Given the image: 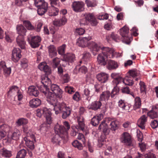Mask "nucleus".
<instances>
[{
  "mask_svg": "<svg viewBox=\"0 0 158 158\" xmlns=\"http://www.w3.org/2000/svg\"><path fill=\"white\" fill-rule=\"evenodd\" d=\"M91 39V36H88L83 38H79L77 41V44L79 47H88L93 51L94 55H96L94 51L97 47V44L92 41H90Z\"/></svg>",
  "mask_w": 158,
  "mask_h": 158,
  "instance_id": "1",
  "label": "nucleus"
},
{
  "mask_svg": "<svg viewBox=\"0 0 158 158\" xmlns=\"http://www.w3.org/2000/svg\"><path fill=\"white\" fill-rule=\"evenodd\" d=\"M16 29L18 33L19 34L17 37V43L22 49H24L25 48L26 43L23 36L25 35L27 30L22 25H18L16 27Z\"/></svg>",
  "mask_w": 158,
  "mask_h": 158,
  "instance_id": "2",
  "label": "nucleus"
},
{
  "mask_svg": "<svg viewBox=\"0 0 158 158\" xmlns=\"http://www.w3.org/2000/svg\"><path fill=\"white\" fill-rule=\"evenodd\" d=\"M100 50L104 57L107 58H113L115 56H118V53L116 52L114 49L108 47H102L98 44L94 52L96 54Z\"/></svg>",
  "mask_w": 158,
  "mask_h": 158,
  "instance_id": "3",
  "label": "nucleus"
},
{
  "mask_svg": "<svg viewBox=\"0 0 158 158\" xmlns=\"http://www.w3.org/2000/svg\"><path fill=\"white\" fill-rule=\"evenodd\" d=\"M51 89L52 92H48L47 99H51V98H61V90L57 85L56 84L51 85Z\"/></svg>",
  "mask_w": 158,
  "mask_h": 158,
  "instance_id": "4",
  "label": "nucleus"
},
{
  "mask_svg": "<svg viewBox=\"0 0 158 158\" xmlns=\"http://www.w3.org/2000/svg\"><path fill=\"white\" fill-rule=\"evenodd\" d=\"M118 92V87H114L111 93L108 91L102 92L100 95V99H108L110 96L111 98H114V96Z\"/></svg>",
  "mask_w": 158,
  "mask_h": 158,
  "instance_id": "5",
  "label": "nucleus"
},
{
  "mask_svg": "<svg viewBox=\"0 0 158 158\" xmlns=\"http://www.w3.org/2000/svg\"><path fill=\"white\" fill-rule=\"evenodd\" d=\"M41 41L40 37L38 35L32 36L31 40H29L31 46L34 48L38 47L40 46Z\"/></svg>",
  "mask_w": 158,
  "mask_h": 158,
  "instance_id": "6",
  "label": "nucleus"
},
{
  "mask_svg": "<svg viewBox=\"0 0 158 158\" xmlns=\"http://www.w3.org/2000/svg\"><path fill=\"white\" fill-rule=\"evenodd\" d=\"M84 4L81 2H74L72 5L73 10L76 12L83 11L84 9Z\"/></svg>",
  "mask_w": 158,
  "mask_h": 158,
  "instance_id": "7",
  "label": "nucleus"
},
{
  "mask_svg": "<svg viewBox=\"0 0 158 158\" xmlns=\"http://www.w3.org/2000/svg\"><path fill=\"white\" fill-rule=\"evenodd\" d=\"M111 77L114 79L112 81L114 87H118L117 86L120 84L122 83L123 78L119 76L118 73H113L111 74Z\"/></svg>",
  "mask_w": 158,
  "mask_h": 158,
  "instance_id": "8",
  "label": "nucleus"
},
{
  "mask_svg": "<svg viewBox=\"0 0 158 158\" xmlns=\"http://www.w3.org/2000/svg\"><path fill=\"white\" fill-rule=\"evenodd\" d=\"M21 50L19 48H15L12 51V59L14 62H18L21 57Z\"/></svg>",
  "mask_w": 158,
  "mask_h": 158,
  "instance_id": "9",
  "label": "nucleus"
},
{
  "mask_svg": "<svg viewBox=\"0 0 158 158\" xmlns=\"http://www.w3.org/2000/svg\"><path fill=\"white\" fill-rule=\"evenodd\" d=\"M42 111L44 116L46 118L47 123L49 124H51L52 120L51 117L52 113L50 110L46 107H44Z\"/></svg>",
  "mask_w": 158,
  "mask_h": 158,
  "instance_id": "10",
  "label": "nucleus"
},
{
  "mask_svg": "<svg viewBox=\"0 0 158 158\" xmlns=\"http://www.w3.org/2000/svg\"><path fill=\"white\" fill-rule=\"evenodd\" d=\"M86 20L90 22L91 25L93 26H95L98 23L97 20L92 13H88L85 15Z\"/></svg>",
  "mask_w": 158,
  "mask_h": 158,
  "instance_id": "11",
  "label": "nucleus"
},
{
  "mask_svg": "<svg viewBox=\"0 0 158 158\" xmlns=\"http://www.w3.org/2000/svg\"><path fill=\"white\" fill-rule=\"evenodd\" d=\"M38 68L41 70L43 71L46 73L47 75L51 73L50 69L45 62L40 63Z\"/></svg>",
  "mask_w": 158,
  "mask_h": 158,
  "instance_id": "12",
  "label": "nucleus"
},
{
  "mask_svg": "<svg viewBox=\"0 0 158 158\" xmlns=\"http://www.w3.org/2000/svg\"><path fill=\"white\" fill-rule=\"evenodd\" d=\"M19 88L17 86L13 85L10 87L8 89L7 92V95L9 98L15 95L18 91Z\"/></svg>",
  "mask_w": 158,
  "mask_h": 158,
  "instance_id": "13",
  "label": "nucleus"
},
{
  "mask_svg": "<svg viewBox=\"0 0 158 158\" xmlns=\"http://www.w3.org/2000/svg\"><path fill=\"white\" fill-rule=\"evenodd\" d=\"M108 75L104 73H101L97 75V79L102 83L106 82L108 81Z\"/></svg>",
  "mask_w": 158,
  "mask_h": 158,
  "instance_id": "14",
  "label": "nucleus"
},
{
  "mask_svg": "<svg viewBox=\"0 0 158 158\" xmlns=\"http://www.w3.org/2000/svg\"><path fill=\"white\" fill-rule=\"evenodd\" d=\"M98 129H102V131L105 135H108L110 132V129L108 128L107 124L105 123V121H102L100 124Z\"/></svg>",
  "mask_w": 158,
  "mask_h": 158,
  "instance_id": "15",
  "label": "nucleus"
},
{
  "mask_svg": "<svg viewBox=\"0 0 158 158\" xmlns=\"http://www.w3.org/2000/svg\"><path fill=\"white\" fill-rule=\"evenodd\" d=\"M54 130L55 133L57 134L63 135V134L66 132L65 128L63 126H60L57 124L54 127Z\"/></svg>",
  "mask_w": 158,
  "mask_h": 158,
  "instance_id": "16",
  "label": "nucleus"
},
{
  "mask_svg": "<svg viewBox=\"0 0 158 158\" xmlns=\"http://www.w3.org/2000/svg\"><path fill=\"white\" fill-rule=\"evenodd\" d=\"M123 140L122 141L126 145L131 146V140L130 136L127 133L124 132L123 134Z\"/></svg>",
  "mask_w": 158,
  "mask_h": 158,
  "instance_id": "17",
  "label": "nucleus"
},
{
  "mask_svg": "<svg viewBox=\"0 0 158 158\" xmlns=\"http://www.w3.org/2000/svg\"><path fill=\"white\" fill-rule=\"evenodd\" d=\"M75 55L72 53H69L64 55L63 60L68 62L72 63L75 60Z\"/></svg>",
  "mask_w": 158,
  "mask_h": 158,
  "instance_id": "18",
  "label": "nucleus"
},
{
  "mask_svg": "<svg viewBox=\"0 0 158 158\" xmlns=\"http://www.w3.org/2000/svg\"><path fill=\"white\" fill-rule=\"evenodd\" d=\"M38 89V87L37 88L35 86H31L28 88V92L30 95L34 96L36 97L39 94Z\"/></svg>",
  "mask_w": 158,
  "mask_h": 158,
  "instance_id": "19",
  "label": "nucleus"
},
{
  "mask_svg": "<svg viewBox=\"0 0 158 158\" xmlns=\"http://www.w3.org/2000/svg\"><path fill=\"white\" fill-rule=\"evenodd\" d=\"M106 64L107 68L109 70L116 69L118 67L116 62L110 59L107 60Z\"/></svg>",
  "mask_w": 158,
  "mask_h": 158,
  "instance_id": "20",
  "label": "nucleus"
},
{
  "mask_svg": "<svg viewBox=\"0 0 158 158\" xmlns=\"http://www.w3.org/2000/svg\"><path fill=\"white\" fill-rule=\"evenodd\" d=\"M103 99H99L98 101H96L92 103L90 107H89V109L96 110L100 108L102 105L101 102Z\"/></svg>",
  "mask_w": 158,
  "mask_h": 158,
  "instance_id": "21",
  "label": "nucleus"
},
{
  "mask_svg": "<svg viewBox=\"0 0 158 158\" xmlns=\"http://www.w3.org/2000/svg\"><path fill=\"white\" fill-rule=\"evenodd\" d=\"M54 109L55 111L56 114H58L62 112L64 109H66L65 105L64 103H59L57 106H54Z\"/></svg>",
  "mask_w": 158,
  "mask_h": 158,
  "instance_id": "22",
  "label": "nucleus"
},
{
  "mask_svg": "<svg viewBox=\"0 0 158 158\" xmlns=\"http://www.w3.org/2000/svg\"><path fill=\"white\" fill-rule=\"evenodd\" d=\"M48 49L49 56L50 57L52 58L56 56V49L54 45H50L48 47Z\"/></svg>",
  "mask_w": 158,
  "mask_h": 158,
  "instance_id": "23",
  "label": "nucleus"
},
{
  "mask_svg": "<svg viewBox=\"0 0 158 158\" xmlns=\"http://www.w3.org/2000/svg\"><path fill=\"white\" fill-rule=\"evenodd\" d=\"M37 7L38 8L37 10L38 14L40 15H42L47 11L48 9V3H44L43 5Z\"/></svg>",
  "mask_w": 158,
  "mask_h": 158,
  "instance_id": "24",
  "label": "nucleus"
},
{
  "mask_svg": "<svg viewBox=\"0 0 158 158\" xmlns=\"http://www.w3.org/2000/svg\"><path fill=\"white\" fill-rule=\"evenodd\" d=\"M129 31V29L128 27L126 26H124L120 29V34L123 37L126 38L127 39Z\"/></svg>",
  "mask_w": 158,
  "mask_h": 158,
  "instance_id": "25",
  "label": "nucleus"
},
{
  "mask_svg": "<svg viewBox=\"0 0 158 158\" xmlns=\"http://www.w3.org/2000/svg\"><path fill=\"white\" fill-rule=\"evenodd\" d=\"M67 21V19L64 16L60 19L55 20L53 21V24L56 26H60L65 24L66 23Z\"/></svg>",
  "mask_w": 158,
  "mask_h": 158,
  "instance_id": "26",
  "label": "nucleus"
},
{
  "mask_svg": "<svg viewBox=\"0 0 158 158\" xmlns=\"http://www.w3.org/2000/svg\"><path fill=\"white\" fill-rule=\"evenodd\" d=\"M0 139L4 138L6 135V129L8 128V126L6 124H2L0 126Z\"/></svg>",
  "mask_w": 158,
  "mask_h": 158,
  "instance_id": "27",
  "label": "nucleus"
},
{
  "mask_svg": "<svg viewBox=\"0 0 158 158\" xmlns=\"http://www.w3.org/2000/svg\"><path fill=\"white\" fill-rule=\"evenodd\" d=\"M41 103L40 99H31L29 102V106L32 108L36 107L39 106Z\"/></svg>",
  "mask_w": 158,
  "mask_h": 158,
  "instance_id": "28",
  "label": "nucleus"
},
{
  "mask_svg": "<svg viewBox=\"0 0 158 158\" xmlns=\"http://www.w3.org/2000/svg\"><path fill=\"white\" fill-rule=\"evenodd\" d=\"M64 139V137L63 135L56 134L52 138V141L53 143H56L59 144L61 140H63Z\"/></svg>",
  "mask_w": 158,
  "mask_h": 158,
  "instance_id": "29",
  "label": "nucleus"
},
{
  "mask_svg": "<svg viewBox=\"0 0 158 158\" xmlns=\"http://www.w3.org/2000/svg\"><path fill=\"white\" fill-rule=\"evenodd\" d=\"M59 12V10L55 6H52L49 9V15L51 16H55L57 15Z\"/></svg>",
  "mask_w": 158,
  "mask_h": 158,
  "instance_id": "30",
  "label": "nucleus"
},
{
  "mask_svg": "<svg viewBox=\"0 0 158 158\" xmlns=\"http://www.w3.org/2000/svg\"><path fill=\"white\" fill-rule=\"evenodd\" d=\"M122 83H124L126 85L131 86L133 84V82L131 77H127L124 79L123 78Z\"/></svg>",
  "mask_w": 158,
  "mask_h": 158,
  "instance_id": "31",
  "label": "nucleus"
},
{
  "mask_svg": "<svg viewBox=\"0 0 158 158\" xmlns=\"http://www.w3.org/2000/svg\"><path fill=\"white\" fill-rule=\"evenodd\" d=\"M41 82L42 84L48 87L50 86L51 83L50 79L47 76L42 77Z\"/></svg>",
  "mask_w": 158,
  "mask_h": 158,
  "instance_id": "32",
  "label": "nucleus"
},
{
  "mask_svg": "<svg viewBox=\"0 0 158 158\" xmlns=\"http://www.w3.org/2000/svg\"><path fill=\"white\" fill-rule=\"evenodd\" d=\"M103 56L102 53L99 54L97 57V60L99 64L104 66L106 64V62L105 60V57Z\"/></svg>",
  "mask_w": 158,
  "mask_h": 158,
  "instance_id": "33",
  "label": "nucleus"
},
{
  "mask_svg": "<svg viewBox=\"0 0 158 158\" xmlns=\"http://www.w3.org/2000/svg\"><path fill=\"white\" fill-rule=\"evenodd\" d=\"M122 92L123 93H125L127 94H129L130 95L132 96L133 98H135V99H140V98L136 96L135 94H134L133 92H130L129 88L126 86L124 88L122 89Z\"/></svg>",
  "mask_w": 158,
  "mask_h": 158,
  "instance_id": "34",
  "label": "nucleus"
},
{
  "mask_svg": "<svg viewBox=\"0 0 158 158\" xmlns=\"http://www.w3.org/2000/svg\"><path fill=\"white\" fill-rule=\"evenodd\" d=\"M38 89L40 90V91L44 93V95L46 96V97L47 98L48 92L47 91V89L48 87L44 85L43 84H42L40 86H38Z\"/></svg>",
  "mask_w": 158,
  "mask_h": 158,
  "instance_id": "35",
  "label": "nucleus"
},
{
  "mask_svg": "<svg viewBox=\"0 0 158 158\" xmlns=\"http://www.w3.org/2000/svg\"><path fill=\"white\" fill-rule=\"evenodd\" d=\"M27 152L25 150L21 149L18 152L16 158H24Z\"/></svg>",
  "mask_w": 158,
  "mask_h": 158,
  "instance_id": "36",
  "label": "nucleus"
},
{
  "mask_svg": "<svg viewBox=\"0 0 158 158\" xmlns=\"http://www.w3.org/2000/svg\"><path fill=\"white\" fill-rule=\"evenodd\" d=\"M100 120L98 116H95L91 119V123L93 126H96L99 123Z\"/></svg>",
  "mask_w": 158,
  "mask_h": 158,
  "instance_id": "37",
  "label": "nucleus"
},
{
  "mask_svg": "<svg viewBox=\"0 0 158 158\" xmlns=\"http://www.w3.org/2000/svg\"><path fill=\"white\" fill-rule=\"evenodd\" d=\"M23 23L24 25L28 30H32L34 29V27L32 25L30 21L25 20L23 22Z\"/></svg>",
  "mask_w": 158,
  "mask_h": 158,
  "instance_id": "38",
  "label": "nucleus"
},
{
  "mask_svg": "<svg viewBox=\"0 0 158 158\" xmlns=\"http://www.w3.org/2000/svg\"><path fill=\"white\" fill-rule=\"evenodd\" d=\"M85 3L88 7H94L97 5L96 2L94 0H85Z\"/></svg>",
  "mask_w": 158,
  "mask_h": 158,
  "instance_id": "39",
  "label": "nucleus"
},
{
  "mask_svg": "<svg viewBox=\"0 0 158 158\" xmlns=\"http://www.w3.org/2000/svg\"><path fill=\"white\" fill-rule=\"evenodd\" d=\"M72 145L75 147L77 148L79 150H81L83 148L82 144L79 141L76 140L72 143Z\"/></svg>",
  "mask_w": 158,
  "mask_h": 158,
  "instance_id": "40",
  "label": "nucleus"
},
{
  "mask_svg": "<svg viewBox=\"0 0 158 158\" xmlns=\"http://www.w3.org/2000/svg\"><path fill=\"white\" fill-rule=\"evenodd\" d=\"M77 121L78 123L79 128L83 131L84 129L85 124L83 118L82 117V118H81V117L78 118Z\"/></svg>",
  "mask_w": 158,
  "mask_h": 158,
  "instance_id": "41",
  "label": "nucleus"
},
{
  "mask_svg": "<svg viewBox=\"0 0 158 158\" xmlns=\"http://www.w3.org/2000/svg\"><path fill=\"white\" fill-rule=\"evenodd\" d=\"M148 115L150 117L153 119L155 118H156L158 117V114L157 113V111L151 110L148 113Z\"/></svg>",
  "mask_w": 158,
  "mask_h": 158,
  "instance_id": "42",
  "label": "nucleus"
},
{
  "mask_svg": "<svg viewBox=\"0 0 158 158\" xmlns=\"http://www.w3.org/2000/svg\"><path fill=\"white\" fill-rule=\"evenodd\" d=\"M2 156L5 157H10L11 156V152L4 148L2 149Z\"/></svg>",
  "mask_w": 158,
  "mask_h": 158,
  "instance_id": "43",
  "label": "nucleus"
},
{
  "mask_svg": "<svg viewBox=\"0 0 158 158\" xmlns=\"http://www.w3.org/2000/svg\"><path fill=\"white\" fill-rule=\"evenodd\" d=\"M117 123L116 121H113L110 123V129L111 130L115 131L118 128V127Z\"/></svg>",
  "mask_w": 158,
  "mask_h": 158,
  "instance_id": "44",
  "label": "nucleus"
},
{
  "mask_svg": "<svg viewBox=\"0 0 158 158\" xmlns=\"http://www.w3.org/2000/svg\"><path fill=\"white\" fill-rule=\"evenodd\" d=\"M135 104L133 106V109L135 110L136 109L140 108L141 106V99H135Z\"/></svg>",
  "mask_w": 158,
  "mask_h": 158,
  "instance_id": "45",
  "label": "nucleus"
},
{
  "mask_svg": "<svg viewBox=\"0 0 158 158\" xmlns=\"http://www.w3.org/2000/svg\"><path fill=\"white\" fill-rule=\"evenodd\" d=\"M65 46L66 45L64 44L58 48V53L60 55H63L64 54Z\"/></svg>",
  "mask_w": 158,
  "mask_h": 158,
  "instance_id": "46",
  "label": "nucleus"
},
{
  "mask_svg": "<svg viewBox=\"0 0 158 158\" xmlns=\"http://www.w3.org/2000/svg\"><path fill=\"white\" fill-rule=\"evenodd\" d=\"M27 123L28 121L27 119L23 118L19 119L16 122V123L19 126H21L22 125H25Z\"/></svg>",
  "mask_w": 158,
  "mask_h": 158,
  "instance_id": "47",
  "label": "nucleus"
},
{
  "mask_svg": "<svg viewBox=\"0 0 158 158\" xmlns=\"http://www.w3.org/2000/svg\"><path fill=\"white\" fill-rule=\"evenodd\" d=\"M70 110H67L64 109L62 111V117L63 118H66L67 117L69 116L70 114Z\"/></svg>",
  "mask_w": 158,
  "mask_h": 158,
  "instance_id": "48",
  "label": "nucleus"
},
{
  "mask_svg": "<svg viewBox=\"0 0 158 158\" xmlns=\"http://www.w3.org/2000/svg\"><path fill=\"white\" fill-rule=\"evenodd\" d=\"M139 85L141 92L145 93L146 90V87L144 82L140 81Z\"/></svg>",
  "mask_w": 158,
  "mask_h": 158,
  "instance_id": "49",
  "label": "nucleus"
},
{
  "mask_svg": "<svg viewBox=\"0 0 158 158\" xmlns=\"http://www.w3.org/2000/svg\"><path fill=\"white\" fill-rule=\"evenodd\" d=\"M90 56L91 55L89 52H85L83 53L82 58L84 61H87L89 60Z\"/></svg>",
  "mask_w": 158,
  "mask_h": 158,
  "instance_id": "50",
  "label": "nucleus"
},
{
  "mask_svg": "<svg viewBox=\"0 0 158 158\" xmlns=\"http://www.w3.org/2000/svg\"><path fill=\"white\" fill-rule=\"evenodd\" d=\"M147 118L145 115H143L138 120L137 123L144 124L147 121Z\"/></svg>",
  "mask_w": 158,
  "mask_h": 158,
  "instance_id": "51",
  "label": "nucleus"
},
{
  "mask_svg": "<svg viewBox=\"0 0 158 158\" xmlns=\"http://www.w3.org/2000/svg\"><path fill=\"white\" fill-rule=\"evenodd\" d=\"M34 4L37 7L40 6L44 3H47L43 0H34Z\"/></svg>",
  "mask_w": 158,
  "mask_h": 158,
  "instance_id": "52",
  "label": "nucleus"
},
{
  "mask_svg": "<svg viewBox=\"0 0 158 158\" xmlns=\"http://www.w3.org/2000/svg\"><path fill=\"white\" fill-rule=\"evenodd\" d=\"M60 59L56 57L54 58L52 60L53 66L54 68L57 67L60 64Z\"/></svg>",
  "mask_w": 158,
  "mask_h": 158,
  "instance_id": "53",
  "label": "nucleus"
},
{
  "mask_svg": "<svg viewBox=\"0 0 158 158\" xmlns=\"http://www.w3.org/2000/svg\"><path fill=\"white\" fill-rule=\"evenodd\" d=\"M130 76L134 78L137 77L138 74V72L136 70H130L128 72Z\"/></svg>",
  "mask_w": 158,
  "mask_h": 158,
  "instance_id": "54",
  "label": "nucleus"
},
{
  "mask_svg": "<svg viewBox=\"0 0 158 158\" xmlns=\"http://www.w3.org/2000/svg\"><path fill=\"white\" fill-rule=\"evenodd\" d=\"M74 88L73 87L67 86L65 88V91L69 94H72L74 93Z\"/></svg>",
  "mask_w": 158,
  "mask_h": 158,
  "instance_id": "55",
  "label": "nucleus"
},
{
  "mask_svg": "<svg viewBox=\"0 0 158 158\" xmlns=\"http://www.w3.org/2000/svg\"><path fill=\"white\" fill-rule=\"evenodd\" d=\"M47 101L50 104L53 105L54 107L58 104L57 99H47Z\"/></svg>",
  "mask_w": 158,
  "mask_h": 158,
  "instance_id": "56",
  "label": "nucleus"
},
{
  "mask_svg": "<svg viewBox=\"0 0 158 158\" xmlns=\"http://www.w3.org/2000/svg\"><path fill=\"white\" fill-rule=\"evenodd\" d=\"M19 132L17 131V132H14L11 136L12 139L15 140H17L19 139Z\"/></svg>",
  "mask_w": 158,
  "mask_h": 158,
  "instance_id": "57",
  "label": "nucleus"
},
{
  "mask_svg": "<svg viewBox=\"0 0 158 158\" xmlns=\"http://www.w3.org/2000/svg\"><path fill=\"white\" fill-rule=\"evenodd\" d=\"M76 32L79 35H81L84 34L85 30L82 28H79L76 29Z\"/></svg>",
  "mask_w": 158,
  "mask_h": 158,
  "instance_id": "58",
  "label": "nucleus"
},
{
  "mask_svg": "<svg viewBox=\"0 0 158 158\" xmlns=\"http://www.w3.org/2000/svg\"><path fill=\"white\" fill-rule=\"evenodd\" d=\"M4 74L6 75H9L11 72V69L10 67L7 68L6 67L3 70Z\"/></svg>",
  "mask_w": 158,
  "mask_h": 158,
  "instance_id": "59",
  "label": "nucleus"
},
{
  "mask_svg": "<svg viewBox=\"0 0 158 158\" xmlns=\"http://www.w3.org/2000/svg\"><path fill=\"white\" fill-rule=\"evenodd\" d=\"M62 78L64 83H67L69 81V77L68 74H64Z\"/></svg>",
  "mask_w": 158,
  "mask_h": 158,
  "instance_id": "60",
  "label": "nucleus"
},
{
  "mask_svg": "<svg viewBox=\"0 0 158 158\" xmlns=\"http://www.w3.org/2000/svg\"><path fill=\"white\" fill-rule=\"evenodd\" d=\"M50 4L51 6H59V0H50Z\"/></svg>",
  "mask_w": 158,
  "mask_h": 158,
  "instance_id": "61",
  "label": "nucleus"
},
{
  "mask_svg": "<svg viewBox=\"0 0 158 158\" xmlns=\"http://www.w3.org/2000/svg\"><path fill=\"white\" fill-rule=\"evenodd\" d=\"M108 15L107 14L102 15L98 17V19L100 20H106L108 18Z\"/></svg>",
  "mask_w": 158,
  "mask_h": 158,
  "instance_id": "62",
  "label": "nucleus"
},
{
  "mask_svg": "<svg viewBox=\"0 0 158 158\" xmlns=\"http://www.w3.org/2000/svg\"><path fill=\"white\" fill-rule=\"evenodd\" d=\"M151 126L153 128H155L158 126V122L157 120H155L151 122Z\"/></svg>",
  "mask_w": 158,
  "mask_h": 158,
  "instance_id": "63",
  "label": "nucleus"
},
{
  "mask_svg": "<svg viewBox=\"0 0 158 158\" xmlns=\"http://www.w3.org/2000/svg\"><path fill=\"white\" fill-rule=\"evenodd\" d=\"M79 71L82 73H85L87 71V69L85 66H82L79 69Z\"/></svg>",
  "mask_w": 158,
  "mask_h": 158,
  "instance_id": "64",
  "label": "nucleus"
}]
</instances>
